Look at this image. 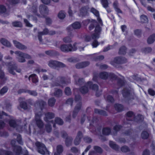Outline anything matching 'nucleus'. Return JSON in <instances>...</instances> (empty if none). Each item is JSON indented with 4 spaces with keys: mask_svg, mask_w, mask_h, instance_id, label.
I'll return each mask as SVG.
<instances>
[{
    "mask_svg": "<svg viewBox=\"0 0 155 155\" xmlns=\"http://www.w3.org/2000/svg\"><path fill=\"white\" fill-rule=\"evenodd\" d=\"M90 11L97 18V20L99 22V23L101 26H102L103 24L102 23V20L101 18L99 17V12L95 8L93 7L91 8Z\"/></svg>",
    "mask_w": 155,
    "mask_h": 155,
    "instance_id": "f8f14e48",
    "label": "nucleus"
},
{
    "mask_svg": "<svg viewBox=\"0 0 155 155\" xmlns=\"http://www.w3.org/2000/svg\"><path fill=\"white\" fill-rule=\"evenodd\" d=\"M122 94L124 97L128 100L134 99L136 97L134 92L130 91L127 88L123 91Z\"/></svg>",
    "mask_w": 155,
    "mask_h": 155,
    "instance_id": "0eeeda50",
    "label": "nucleus"
},
{
    "mask_svg": "<svg viewBox=\"0 0 155 155\" xmlns=\"http://www.w3.org/2000/svg\"><path fill=\"white\" fill-rule=\"evenodd\" d=\"M15 54L17 55L16 58L19 62L23 63L26 61L24 55V53L19 51H16L15 52Z\"/></svg>",
    "mask_w": 155,
    "mask_h": 155,
    "instance_id": "9d476101",
    "label": "nucleus"
},
{
    "mask_svg": "<svg viewBox=\"0 0 155 155\" xmlns=\"http://www.w3.org/2000/svg\"><path fill=\"white\" fill-rule=\"evenodd\" d=\"M87 7H82L80 10V15L83 16L86 15L87 14Z\"/></svg>",
    "mask_w": 155,
    "mask_h": 155,
    "instance_id": "393cba45",
    "label": "nucleus"
},
{
    "mask_svg": "<svg viewBox=\"0 0 155 155\" xmlns=\"http://www.w3.org/2000/svg\"><path fill=\"white\" fill-rule=\"evenodd\" d=\"M28 79L29 81L31 80L33 83H36L38 81L37 79V77L36 75L33 74L31 75L28 78Z\"/></svg>",
    "mask_w": 155,
    "mask_h": 155,
    "instance_id": "c85d7f7f",
    "label": "nucleus"
},
{
    "mask_svg": "<svg viewBox=\"0 0 155 155\" xmlns=\"http://www.w3.org/2000/svg\"><path fill=\"white\" fill-rule=\"evenodd\" d=\"M58 16L60 19H63L65 17V13L62 11H61L58 14Z\"/></svg>",
    "mask_w": 155,
    "mask_h": 155,
    "instance_id": "6e6d98bb",
    "label": "nucleus"
},
{
    "mask_svg": "<svg viewBox=\"0 0 155 155\" xmlns=\"http://www.w3.org/2000/svg\"><path fill=\"white\" fill-rule=\"evenodd\" d=\"M46 104V103L42 100H40L36 101L35 105L36 106H38L41 109V110Z\"/></svg>",
    "mask_w": 155,
    "mask_h": 155,
    "instance_id": "b1692460",
    "label": "nucleus"
},
{
    "mask_svg": "<svg viewBox=\"0 0 155 155\" xmlns=\"http://www.w3.org/2000/svg\"><path fill=\"white\" fill-rule=\"evenodd\" d=\"M121 151L124 153H126L130 151V148L127 146H124L120 149Z\"/></svg>",
    "mask_w": 155,
    "mask_h": 155,
    "instance_id": "49530a36",
    "label": "nucleus"
},
{
    "mask_svg": "<svg viewBox=\"0 0 155 155\" xmlns=\"http://www.w3.org/2000/svg\"><path fill=\"white\" fill-rule=\"evenodd\" d=\"M135 115L132 111H129L127 113V120L133 121L134 120Z\"/></svg>",
    "mask_w": 155,
    "mask_h": 155,
    "instance_id": "412c9836",
    "label": "nucleus"
},
{
    "mask_svg": "<svg viewBox=\"0 0 155 155\" xmlns=\"http://www.w3.org/2000/svg\"><path fill=\"white\" fill-rule=\"evenodd\" d=\"M13 42L15 46L19 49L24 50L27 49L26 46L16 40H13Z\"/></svg>",
    "mask_w": 155,
    "mask_h": 155,
    "instance_id": "2eb2a0df",
    "label": "nucleus"
},
{
    "mask_svg": "<svg viewBox=\"0 0 155 155\" xmlns=\"http://www.w3.org/2000/svg\"><path fill=\"white\" fill-rule=\"evenodd\" d=\"M152 49L150 47L145 48L141 49L142 52L145 54L150 52L152 51Z\"/></svg>",
    "mask_w": 155,
    "mask_h": 155,
    "instance_id": "a19ab883",
    "label": "nucleus"
},
{
    "mask_svg": "<svg viewBox=\"0 0 155 155\" xmlns=\"http://www.w3.org/2000/svg\"><path fill=\"white\" fill-rule=\"evenodd\" d=\"M155 41V34H153L150 36L147 40V43L149 44L153 43Z\"/></svg>",
    "mask_w": 155,
    "mask_h": 155,
    "instance_id": "7c9ffc66",
    "label": "nucleus"
},
{
    "mask_svg": "<svg viewBox=\"0 0 155 155\" xmlns=\"http://www.w3.org/2000/svg\"><path fill=\"white\" fill-rule=\"evenodd\" d=\"M31 10L32 11V12L34 14L36 15L38 17H41V16L40 15L37 13V7L35 6H33L31 8Z\"/></svg>",
    "mask_w": 155,
    "mask_h": 155,
    "instance_id": "a18cd8bd",
    "label": "nucleus"
},
{
    "mask_svg": "<svg viewBox=\"0 0 155 155\" xmlns=\"http://www.w3.org/2000/svg\"><path fill=\"white\" fill-rule=\"evenodd\" d=\"M57 152L61 153L63 151V146L61 145H58L56 148Z\"/></svg>",
    "mask_w": 155,
    "mask_h": 155,
    "instance_id": "603ef678",
    "label": "nucleus"
},
{
    "mask_svg": "<svg viewBox=\"0 0 155 155\" xmlns=\"http://www.w3.org/2000/svg\"><path fill=\"white\" fill-rule=\"evenodd\" d=\"M115 108L116 110L120 112L121 111L123 110V106L121 104H116L114 105Z\"/></svg>",
    "mask_w": 155,
    "mask_h": 155,
    "instance_id": "ea45409f",
    "label": "nucleus"
},
{
    "mask_svg": "<svg viewBox=\"0 0 155 155\" xmlns=\"http://www.w3.org/2000/svg\"><path fill=\"white\" fill-rule=\"evenodd\" d=\"M39 12L43 16L48 13V10L47 7L43 5H41L39 7Z\"/></svg>",
    "mask_w": 155,
    "mask_h": 155,
    "instance_id": "ddd939ff",
    "label": "nucleus"
},
{
    "mask_svg": "<svg viewBox=\"0 0 155 155\" xmlns=\"http://www.w3.org/2000/svg\"><path fill=\"white\" fill-rule=\"evenodd\" d=\"M0 155H13L12 152L4 150H1Z\"/></svg>",
    "mask_w": 155,
    "mask_h": 155,
    "instance_id": "37998d69",
    "label": "nucleus"
},
{
    "mask_svg": "<svg viewBox=\"0 0 155 155\" xmlns=\"http://www.w3.org/2000/svg\"><path fill=\"white\" fill-rule=\"evenodd\" d=\"M126 48L124 46H123L120 48L118 53L120 54H124L126 53Z\"/></svg>",
    "mask_w": 155,
    "mask_h": 155,
    "instance_id": "e433bc0d",
    "label": "nucleus"
},
{
    "mask_svg": "<svg viewBox=\"0 0 155 155\" xmlns=\"http://www.w3.org/2000/svg\"><path fill=\"white\" fill-rule=\"evenodd\" d=\"M127 62V60L124 57H115L113 61L111 62V64L116 67H117L116 64H122Z\"/></svg>",
    "mask_w": 155,
    "mask_h": 155,
    "instance_id": "423d86ee",
    "label": "nucleus"
},
{
    "mask_svg": "<svg viewBox=\"0 0 155 155\" xmlns=\"http://www.w3.org/2000/svg\"><path fill=\"white\" fill-rule=\"evenodd\" d=\"M16 141L15 140H12L11 141V144L13 147V150L15 153L16 155H20L21 153V148L18 146H15Z\"/></svg>",
    "mask_w": 155,
    "mask_h": 155,
    "instance_id": "1a4fd4ad",
    "label": "nucleus"
},
{
    "mask_svg": "<svg viewBox=\"0 0 155 155\" xmlns=\"http://www.w3.org/2000/svg\"><path fill=\"white\" fill-rule=\"evenodd\" d=\"M49 30L47 28L44 29L43 31L41 32H38V39L40 42H41L42 41V36L43 35H46L48 34Z\"/></svg>",
    "mask_w": 155,
    "mask_h": 155,
    "instance_id": "f3484780",
    "label": "nucleus"
},
{
    "mask_svg": "<svg viewBox=\"0 0 155 155\" xmlns=\"http://www.w3.org/2000/svg\"><path fill=\"white\" fill-rule=\"evenodd\" d=\"M81 103L79 102V103L77 104L75 106L73 112L72 117L73 118H75L76 117L79 111L81 109Z\"/></svg>",
    "mask_w": 155,
    "mask_h": 155,
    "instance_id": "dca6fc26",
    "label": "nucleus"
},
{
    "mask_svg": "<svg viewBox=\"0 0 155 155\" xmlns=\"http://www.w3.org/2000/svg\"><path fill=\"white\" fill-rule=\"evenodd\" d=\"M59 78L60 80V82L62 84H67V83L64 77H59Z\"/></svg>",
    "mask_w": 155,
    "mask_h": 155,
    "instance_id": "0e129e2a",
    "label": "nucleus"
},
{
    "mask_svg": "<svg viewBox=\"0 0 155 155\" xmlns=\"http://www.w3.org/2000/svg\"><path fill=\"white\" fill-rule=\"evenodd\" d=\"M7 67V70L8 72L11 74L15 75V73L14 71L15 70L17 72L20 73L21 70L20 69H17V65L15 62L12 61L6 64Z\"/></svg>",
    "mask_w": 155,
    "mask_h": 155,
    "instance_id": "f03ea898",
    "label": "nucleus"
},
{
    "mask_svg": "<svg viewBox=\"0 0 155 155\" xmlns=\"http://www.w3.org/2000/svg\"><path fill=\"white\" fill-rule=\"evenodd\" d=\"M55 121L56 124H57L60 125H62L64 123V122L62 120L61 118L58 117L55 118Z\"/></svg>",
    "mask_w": 155,
    "mask_h": 155,
    "instance_id": "09e8293b",
    "label": "nucleus"
},
{
    "mask_svg": "<svg viewBox=\"0 0 155 155\" xmlns=\"http://www.w3.org/2000/svg\"><path fill=\"white\" fill-rule=\"evenodd\" d=\"M94 112L95 113L98 114H99L106 116L107 115L106 112L103 110H99L97 109H94Z\"/></svg>",
    "mask_w": 155,
    "mask_h": 155,
    "instance_id": "bb28decb",
    "label": "nucleus"
},
{
    "mask_svg": "<svg viewBox=\"0 0 155 155\" xmlns=\"http://www.w3.org/2000/svg\"><path fill=\"white\" fill-rule=\"evenodd\" d=\"M42 114L41 112H38L35 114V120L36 124L39 128H42L44 126V124L41 119Z\"/></svg>",
    "mask_w": 155,
    "mask_h": 155,
    "instance_id": "6e6552de",
    "label": "nucleus"
},
{
    "mask_svg": "<svg viewBox=\"0 0 155 155\" xmlns=\"http://www.w3.org/2000/svg\"><path fill=\"white\" fill-rule=\"evenodd\" d=\"M97 24V23L96 20L91 19V23L88 27L89 30H91L93 29L94 27V25H96Z\"/></svg>",
    "mask_w": 155,
    "mask_h": 155,
    "instance_id": "c756f323",
    "label": "nucleus"
},
{
    "mask_svg": "<svg viewBox=\"0 0 155 155\" xmlns=\"http://www.w3.org/2000/svg\"><path fill=\"white\" fill-rule=\"evenodd\" d=\"M76 44L74 43L73 46L71 44L62 45L59 47L60 50L63 52H68L69 51H76L77 48L76 47Z\"/></svg>",
    "mask_w": 155,
    "mask_h": 155,
    "instance_id": "7ed1b4c3",
    "label": "nucleus"
},
{
    "mask_svg": "<svg viewBox=\"0 0 155 155\" xmlns=\"http://www.w3.org/2000/svg\"><path fill=\"white\" fill-rule=\"evenodd\" d=\"M122 126L119 125H116L114 127V130L116 131L115 134H116L117 132L119 131L120 130Z\"/></svg>",
    "mask_w": 155,
    "mask_h": 155,
    "instance_id": "69168bd1",
    "label": "nucleus"
},
{
    "mask_svg": "<svg viewBox=\"0 0 155 155\" xmlns=\"http://www.w3.org/2000/svg\"><path fill=\"white\" fill-rule=\"evenodd\" d=\"M141 21L143 23H147L148 22V19L147 16L144 15H143L140 16Z\"/></svg>",
    "mask_w": 155,
    "mask_h": 155,
    "instance_id": "c03bdc74",
    "label": "nucleus"
},
{
    "mask_svg": "<svg viewBox=\"0 0 155 155\" xmlns=\"http://www.w3.org/2000/svg\"><path fill=\"white\" fill-rule=\"evenodd\" d=\"M24 21L25 24L26 26L27 27H31L33 25H32L31 24L29 21L26 19H24Z\"/></svg>",
    "mask_w": 155,
    "mask_h": 155,
    "instance_id": "e2e57ef3",
    "label": "nucleus"
},
{
    "mask_svg": "<svg viewBox=\"0 0 155 155\" xmlns=\"http://www.w3.org/2000/svg\"><path fill=\"white\" fill-rule=\"evenodd\" d=\"M8 89V88L7 87L4 86L0 91V94L1 95H3L7 92Z\"/></svg>",
    "mask_w": 155,
    "mask_h": 155,
    "instance_id": "58836bf2",
    "label": "nucleus"
},
{
    "mask_svg": "<svg viewBox=\"0 0 155 155\" xmlns=\"http://www.w3.org/2000/svg\"><path fill=\"white\" fill-rule=\"evenodd\" d=\"M21 107L25 110L28 109V106L27 103L25 102H21L20 104Z\"/></svg>",
    "mask_w": 155,
    "mask_h": 155,
    "instance_id": "4d7b16f0",
    "label": "nucleus"
},
{
    "mask_svg": "<svg viewBox=\"0 0 155 155\" xmlns=\"http://www.w3.org/2000/svg\"><path fill=\"white\" fill-rule=\"evenodd\" d=\"M66 139L65 144L66 146H70L71 144L73 138L71 137H69Z\"/></svg>",
    "mask_w": 155,
    "mask_h": 155,
    "instance_id": "c9c22d12",
    "label": "nucleus"
},
{
    "mask_svg": "<svg viewBox=\"0 0 155 155\" xmlns=\"http://www.w3.org/2000/svg\"><path fill=\"white\" fill-rule=\"evenodd\" d=\"M94 149L97 153H101L103 152L102 149H101V147H99V146H94Z\"/></svg>",
    "mask_w": 155,
    "mask_h": 155,
    "instance_id": "8fccbe9b",
    "label": "nucleus"
},
{
    "mask_svg": "<svg viewBox=\"0 0 155 155\" xmlns=\"http://www.w3.org/2000/svg\"><path fill=\"white\" fill-rule=\"evenodd\" d=\"M1 43L7 47H10L11 45L10 42L5 39L2 38L0 40Z\"/></svg>",
    "mask_w": 155,
    "mask_h": 155,
    "instance_id": "a878e982",
    "label": "nucleus"
},
{
    "mask_svg": "<svg viewBox=\"0 0 155 155\" xmlns=\"http://www.w3.org/2000/svg\"><path fill=\"white\" fill-rule=\"evenodd\" d=\"M12 25L14 27L21 28L22 25L21 22L19 21H15L12 22Z\"/></svg>",
    "mask_w": 155,
    "mask_h": 155,
    "instance_id": "72a5a7b5",
    "label": "nucleus"
},
{
    "mask_svg": "<svg viewBox=\"0 0 155 155\" xmlns=\"http://www.w3.org/2000/svg\"><path fill=\"white\" fill-rule=\"evenodd\" d=\"M148 92L149 94L152 96H153L155 95V91L152 89H149Z\"/></svg>",
    "mask_w": 155,
    "mask_h": 155,
    "instance_id": "774afa93",
    "label": "nucleus"
},
{
    "mask_svg": "<svg viewBox=\"0 0 155 155\" xmlns=\"http://www.w3.org/2000/svg\"><path fill=\"white\" fill-rule=\"evenodd\" d=\"M9 125L11 127L15 128L17 126V124L15 120H11L9 121Z\"/></svg>",
    "mask_w": 155,
    "mask_h": 155,
    "instance_id": "3c124183",
    "label": "nucleus"
},
{
    "mask_svg": "<svg viewBox=\"0 0 155 155\" xmlns=\"http://www.w3.org/2000/svg\"><path fill=\"white\" fill-rule=\"evenodd\" d=\"M149 136L148 133L147 131H143L141 133V137L143 139H147Z\"/></svg>",
    "mask_w": 155,
    "mask_h": 155,
    "instance_id": "4c0bfd02",
    "label": "nucleus"
},
{
    "mask_svg": "<svg viewBox=\"0 0 155 155\" xmlns=\"http://www.w3.org/2000/svg\"><path fill=\"white\" fill-rule=\"evenodd\" d=\"M45 130L47 132L49 133L51 132V125L49 124H46L45 125Z\"/></svg>",
    "mask_w": 155,
    "mask_h": 155,
    "instance_id": "680f3d73",
    "label": "nucleus"
},
{
    "mask_svg": "<svg viewBox=\"0 0 155 155\" xmlns=\"http://www.w3.org/2000/svg\"><path fill=\"white\" fill-rule=\"evenodd\" d=\"M71 150L74 153H80L79 150L76 147H72L71 149Z\"/></svg>",
    "mask_w": 155,
    "mask_h": 155,
    "instance_id": "13d9d810",
    "label": "nucleus"
},
{
    "mask_svg": "<svg viewBox=\"0 0 155 155\" xmlns=\"http://www.w3.org/2000/svg\"><path fill=\"white\" fill-rule=\"evenodd\" d=\"M101 1L103 6L104 8H106L108 7L109 3L107 0H101Z\"/></svg>",
    "mask_w": 155,
    "mask_h": 155,
    "instance_id": "de8ad7c7",
    "label": "nucleus"
},
{
    "mask_svg": "<svg viewBox=\"0 0 155 155\" xmlns=\"http://www.w3.org/2000/svg\"><path fill=\"white\" fill-rule=\"evenodd\" d=\"M56 99L54 97H52L49 99L48 101V105L51 107H53L55 103Z\"/></svg>",
    "mask_w": 155,
    "mask_h": 155,
    "instance_id": "f704fd0d",
    "label": "nucleus"
},
{
    "mask_svg": "<svg viewBox=\"0 0 155 155\" xmlns=\"http://www.w3.org/2000/svg\"><path fill=\"white\" fill-rule=\"evenodd\" d=\"M101 30V28L100 27L99 24L96 25L95 29V33L91 35V38L94 40L92 44V45L93 48L97 47L99 45L96 39L99 38Z\"/></svg>",
    "mask_w": 155,
    "mask_h": 155,
    "instance_id": "f257e3e1",
    "label": "nucleus"
},
{
    "mask_svg": "<svg viewBox=\"0 0 155 155\" xmlns=\"http://www.w3.org/2000/svg\"><path fill=\"white\" fill-rule=\"evenodd\" d=\"M64 92L65 94L67 95H71V92L70 88L68 87H66L65 89Z\"/></svg>",
    "mask_w": 155,
    "mask_h": 155,
    "instance_id": "864d4df0",
    "label": "nucleus"
},
{
    "mask_svg": "<svg viewBox=\"0 0 155 155\" xmlns=\"http://www.w3.org/2000/svg\"><path fill=\"white\" fill-rule=\"evenodd\" d=\"M63 41L65 43H69L71 41V39L69 37H66L63 39Z\"/></svg>",
    "mask_w": 155,
    "mask_h": 155,
    "instance_id": "338daca9",
    "label": "nucleus"
},
{
    "mask_svg": "<svg viewBox=\"0 0 155 155\" xmlns=\"http://www.w3.org/2000/svg\"><path fill=\"white\" fill-rule=\"evenodd\" d=\"M76 78L75 77L76 84L79 85H81L84 84V80L83 78L78 79V81H76Z\"/></svg>",
    "mask_w": 155,
    "mask_h": 155,
    "instance_id": "5fc2aeb1",
    "label": "nucleus"
},
{
    "mask_svg": "<svg viewBox=\"0 0 155 155\" xmlns=\"http://www.w3.org/2000/svg\"><path fill=\"white\" fill-rule=\"evenodd\" d=\"M35 145L37 147L38 152L41 154H49V152L47 150L45 145L42 143L37 141L35 143Z\"/></svg>",
    "mask_w": 155,
    "mask_h": 155,
    "instance_id": "20e7f679",
    "label": "nucleus"
},
{
    "mask_svg": "<svg viewBox=\"0 0 155 155\" xmlns=\"http://www.w3.org/2000/svg\"><path fill=\"white\" fill-rule=\"evenodd\" d=\"M63 94L62 91L57 88L54 89V91L53 93H52L51 95L57 97H60L62 96Z\"/></svg>",
    "mask_w": 155,
    "mask_h": 155,
    "instance_id": "a211bd4d",
    "label": "nucleus"
},
{
    "mask_svg": "<svg viewBox=\"0 0 155 155\" xmlns=\"http://www.w3.org/2000/svg\"><path fill=\"white\" fill-rule=\"evenodd\" d=\"M109 73L106 72H102L99 74V77L101 79L106 80L109 77Z\"/></svg>",
    "mask_w": 155,
    "mask_h": 155,
    "instance_id": "4be33fe9",
    "label": "nucleus"
},
{
    "mask_svg": "<svg viewBox=\"0 0 155 155\" xmlns=\"http://www.w3.org/2000/svg\"><path fill=\"white\" fill-rule=\"evenodd\" d=\"M80 92L83 94H85L88 92L87 87L84 86L81 87L80 89Z\"/></svg>",
    "mask_w": 155,
    "mask_h": 155,
    "instance_id": "79ce46f5",
    "label": "nucleus"
},
{
    "mask_svg": "<svg viewBox=\"0 0 155 155\" xmlns=\"http://www.w3.org/2000/svg\"><path fill=\"white\" fill-rule=\"evenodd\" d=\"M111 132V130L109 127L104 128L102 130L103 134L105 135H109Z\"/></svg>",
    "mask_w": 155,
    "mask_h": 155,
    "instance_id": "2f4dec72",
    "label": "nucleus"
},
{
    "mask_svg": "<svg viewBox=\"0 0 155 155\" xmlns=\"http://www.w3.org/2000/svg\"><path fill=\"white\" fill-rule=\"evenodd\" d=\"M45 117L44 118V120L47 122H50L49 120L52 119L55 116L54 114L52 112L47 113L45 114ZM50 122L52 123H53V120L50 121Z\"/></svg>",
    "mask_w": 155,
    "mask_h": 155,
    "instance_id": "4468645a",
    "label": "nucleus"
},
{
    "mask_svg": "<svg viewBox=\"0 0 155 155\" xmlns=\"http://www.w3.org/2000/svg\"><path fill=\"white\" fill-rule=\"evenodd\" d=\"M89 64L90 62L89 61H84L77 64L75 66L76 68L80 69L87 66Z\"/></svg>",
    "mask_w": 155,
    "mask_h": 155,
    "instance_id": "aec40b11",
    "label": "nucleus"
},
{
    "mask_svg": "<svg viewBox=\"0 0 155 155\" xmlns=\"http://www.w3.org/2000/svg\"><path fill=\"white\" fill-rule=\"evenodd\" d=\"M17 140L19 144L21 145L23 144V143L21 140V136L19 134H18L17 135Z\"/></svg>",
    "mask_w": 155,
    "mask_h": 155,
    "instance_id": "052dcab7",
    "label": "nucleus"
},
{
    "mask_svg": "<svg viewBox=\"0 0 155 155\" xmlns=\"http://www.w3.org/2000/svg\"><path fill=\"white\" fill-rule=\"evenodd\" d=\"M48 65L50 68L55 69L57 67H65L66 65L63 63L54 60H50L48 62Z\"/></svg>",
    "mask_w": 155,
    "mask_h": 155,
    "instance_id": "39448f33",
    "label": "nucleus"
},
{
    "mask_svg": "<svg viewBox=\"0 0 155 155\" xmlns=\"http://www.w3.org/2000/svg\"><path fill=\"white\" fill-rule=\"evenodd\" d=\"M109 145L110 146L111 148L117 151L118 150V146L114 142L111 141H110Z\"/></svg>",
    "mask_w": 155,
    "mask_h": 155,
    "instance_id": "473e14b6",
    "label": "nucleus"
},
{
    "mask_svg": "<svg viewBox=\"0 0 155 155\" xmlns=\"http://www.w3.org/2000/svg\"><path fill=\"white\" fill-rule=\"evenodd\" d=\"M27 93L30 95L33 96H36L37 95V93L35 91H30L28 90Z\"/></svg>",
    "mask_w": 155,
    "mask_h": 155,
    "instance_id": "bf43d9fd",
    "label": "nucleus"
},
{
    "mask_svg": "<svg viewBox=\"0 0 155 155\" xmlns=\"http://www.w3.org/2000/svg\"><path fill=\"white\" fill-rule=\"evenodd\" d=\"M91 85L92 82L91 81L88 82L87 84V86L89 87H91V88L92 90H94L96 91H97L98 89V86L96 84H94L92 85Z\"/></svg>",
    "mask_w": 155,
    "mask_h": 155,
    "instance_id": "5701e85b",
    "label": "nucleus"
},
{
    "mask_svg": "<svg viewBox=\"0 0 155 155\" xmlns=\"http://www.w3.org/2000/svg\"><path fill=\"white\" fill-rule=\"evenodd\" d=\"M82 137V134L81 132L79 131L77 134V136L74 140V143L75 145H78L81 142V139Z\"/></svg>",
    "mask_w": 155,
    "mask_h": 155,
    "instance_id": "6ab92c4d",
    "label": "nucleus"
},
{
    "mask_svg": "<svg viewBox=\"0 0 155 155\" xmlns=\"http://www.w3.org/2000/svg\"><path fill=\"white\" fill-rule=\"evenodd\" d=\"M81 27V23L78 22H76L72 24L71 26L67 28V29L69 31H71L74 29H79Z\"/></svg>",
    "mask_w": 155,
    "mask_h": 155,
    "instance_id": "9b49d317",
    "label": "nucleus"
},
{
    "mask_svg": "<svg viewBox=\"0 0 155 155\" xmlns=\"http://www.w3.org/2000/svg\"><path fill=\"white\" fill-rule=\"evenodd\" d=\"M45 53L47 55L50 56H54L58 54V52L54 50L46 51Z\"/></svg>",
    "mask_w": 155,
    "mask_h": 155,
    "instance_id": "cd10ccee",
    "label": "nucleus"
}]
</instances>
